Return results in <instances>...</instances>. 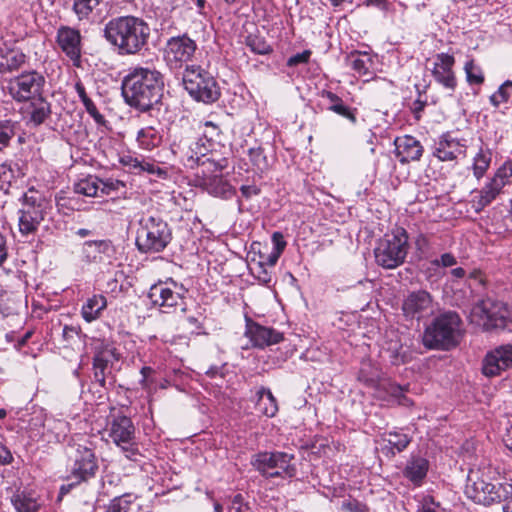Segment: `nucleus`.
Segmentation results:
<instances>
[{"label":"nucleus","instance_id":"obj_9","mask_svg":"<svg viewBox=\"0 0 512 512\" xmlns=\"http://www.w3.org/2000/svg\"><path fill=\"white\" fill-rule=\"evenodd\" d=\"M183 85L193 99L203 103H213L221 94L215 78L198 65L186 66L183 72Z\"/></svg>","mask_w":512,"mask_h":512},{"label":"nucleus","instance_id":"obj_24","mask_svg":"<svg viewBox=\"0 0 512 512\" xmlns=\"http://www.w3.org/2000/svg\"><path fill=\"white\" fill-rule=\"evenodd\" d=\"M245 336L250 340L252 346L258 348L274 345L283 340L281 332L262 326L251 319L246 321Z\"/></svg>","mask_w":512,"mask_h":512},{"label":"nucleus","instance_id":"obj_39","mask_svg":"<svg viewBox=\"0 0 512 512\" xmlns=\"http://www.w3.org/2000/svg\"><path fill=\"white\" fill-rule=\"evenodd\" d=\"M101 179L88 175L74 184V192L87 197L99 196Z\"/></svg>","mask_w":512,"mask_h":512},{"label":"nucleus","instance_id":"obj_4","mask_svg":"<svg viewBox=\"0 0 512 512\" xmlns=\"http://www.w3.org/2000/svg\"><path fill=\"white\" fill-rule=\"evenodd\" d=\"M461 319L454 312L437 316L424 330L422 343L428 349L448 351L459 344Z\"/></svg>","mask_w":512,"mask_h":512},{"label":"nucleus","instance_id":"obj_13","mask_svg":"<svg viewBox=\"0 0 512 512\" xmlns=\"http://www.w3.org/2000/svg\"><path fill=\"white\" fill-rule=\"evenodd\" d=\"M69 431L70 426L66 420L49 415L42 407L34 406V441L58 443Z\"/></svg>","mask_w":512,"mask_h":512},{"label":"nucleus","instance_id":"obj_57","mask_svg":"<svg viewBox=\"0 0 512 512\" xmlns=\"http://www.w3.org/2000/svg\"><path fill=\"white\" fill-rule=\"evenodd\" d=\"M120 187H124V183L120 180L106 179L101 180L99 195H108L111 191H117Z\"/></svg>","mask_w":512,"mask_h":512},{"label":"nucleus","instance_id":"obj_40","mask_svg":"<svg viewBox=\"0 0 512 512\" xmlns=\"http://www.w3.org/2000/svg\"><path fill=\"white\" fill-rule=\"evenodd\" d=\"M489 102L495 109L512 102V80L504 81L498 89L490 95Z\"/></svg>","mask_w":512,"mask_h":512},{"label":"nucleus","instance_id":"obj_15","mask_svg":"<svg viewBox=\"0 0 512 512\" xmlns=\"http://www.w3.org/2000/svg\"><path fill=\"white\" fill-rule=\"evenodd\" d=\"M468 140L459 137L454 131H446L438 136L432 146V155L439 162H458L467 156Z\"/></svg>","mask_w":512,"mask_h":512},{"label":"nucleus","instance_id":"obj_43","mask_svg":"<svg viewBox=\"0 0 512 512\" xmlns=\"http://www.w3.org/2000/svg\"><path fill=\"white\" fill-rule=\"evenodd\" d=\"M25 55L17 51H9L0 60V73L18 69L24 63Z\"/></svg>","mask_w":512,"mask_h":512},{"label":"nucleus","instance_id":"obj_3","mask_svg":"<svg viewBox=\"0 0 512 512\" xmlns=\"http://www.w3.org/2000/svg\"><path fill=\"white\" fill-rule=\"evenodd\" d=\"M171 152L188 168L201 166L205 172H221L229 161L214 149V143L208 139H198L185 135H175L170 144Z\"/></svg>","mask_w":512,"mask_h":512},{"label":"nucleus","instance_id":"obj_41","mask_svg":"<svg viewBox=\"0 0 512 512\" xmlns=\"http://www.w3.org/2000/svg\"><path fill=\"white\" fill-rule=\"evenodd\" d=\"M11 502L18 512H32V491L27 488L16 490Z\"/></svg>","mask_w":512,"mask_h":512},{"label":"nucleus","instance_id":"obj_31","mask_svg":"<svg viewBox=\"0 0 512 512\" xmlns=\"http://www.w3.org/2000/svg\"><path fill=\"white\" fill-rule=\"evenodd\" d=\"M493 152L487 146L481 145L475 155L472 157L469 170L472 172L473 177L480 181L483 179L492 163Z\"/></svg>","mask_w":512,"mask_h":512},{"label":"nucleus","instance_id":"obj_62","mask_svg":"<svg viewBox=\"0 0 512 512\" xmlns=\"http://www.w3.org/2000/svg\"><path fill=\"white\" fill-rule=\"evenodd\" d=\"M426 280L430 283L437 282L442 276L443 272L440 268L432 266V261L429 262L427 268L423 271Z\"/></svg>","mask_w":512,"mask_h":512},{"label":"nucleus","instance_id":"obj_48","mask_svg":"<svg viewBox=\"0 0 512 512\" xmlns=\"http://www.w3.org/2000/svg\"><path fill=\"white\" fill-rule=\"evenodd\" d=\"M15 135V124L10 120L0 121V151L5 149Z\"/></svg>","mask_w":512,"mask_h":512},{"label":"nucleus","instance_id":"obj_26","mask_svg":"<svg viewBox=\"0 0 512 512\" xmlns=\"http://www.w3.org/2000/svg\"><path fill=\"white\" fill-rule=\"evenodd\" d=\"M57 42L61 50L78 66L81 56V35L77 29L62 26L57 32Z\"/></svg>","mask_w":512,"mask_h":512},{"label":"nucleus","instance_id":"obj_61","mask_svg":"<svg viewBox=\"0 0 512 512\" xmlns=\"http://www.w3.org/2000/svg\"><path fill=\"white\" fill-rule=\"evenodd\" d=\"M342 508L349 512H369L367 505L356 499L343 502Z\"/></svg>","mask_w":512,"mask_h":512},{"label":"nucleus","instance_id":"obj_29","mask_svg":"<svg viewBox=\"0 0 512 512\" xmlns=\"http://www.w3.org/2000/svg\"><path fill=\"white\" fill-rule=\"evenodd\" d=\"M429 460L420 455H411L403 469V475L414 486L420 487L429 471Z\"/></svg>","mask_w":512,"mask_h":512},{"label":"nucleus","instance_id":"obj_12","mask_svg":"<svg viewBox=\"0 0 512 512\" xmlns=\"http://www.w3.org/2000/svg\"><path fill=\"white\" fill-rule=\"evenodd\" d=\"M293 455L285 452H259L251 461L252 466L266 478H292L296 467L291 463Z\"/></svg>","mask_w":512,"mask_h":512},{"label":"nucleus","instance_id":"obj_33","mask_svg":"<svg viewBox=\"0 0 512 512\" xmlns=\"http://www.w3.org/2000/svg\"><path fill=\"white\" fill-rule=\"evenodd\" d=\"M256 409L264 416L272 418L278 412L277 400L269 388L259 387L255 393Z\"/></svg>","mask_w":512,"mask_h":512},{"label":"nucleus","instance_id":"obj_42","mask_svg":"<svg viewBox=\"0 0 512 512\" xmlns=\"http://www.w3.org/2000/svg\"><path fill=\"white\" fill-rule=\"evenodd\" d=\"M137 499L131 493H124L114 497L108 504L105 512H128L130 505Z\"/></svg>","mask_w":512,"mask_h":512},{"label":"nucleus","instance_id":"obj_36","mask_svg":"<svg viewBox=\"0 0 512 512\" xmlns=\"http://www.w3.org/2000/svg\"><path fill=\"white\" fill-rule=\"evenodd\" d=\"M107 307L106 297L101 294H95L88 298L82 305L81 313L86 322H92L98 319L101 312Z\"/></svg>","mask_w":512,"mask_h":512},{"label":"nucleus","instance_id":"obj_51","mask_svg":"<svg viewBox=\"0 0 512 512\" xmlns=\"http://www.w3.org/2000/svg\"><path fill=\"white\" fill-rule=\"evenodd\" d=\"M19 218H18V227L19 232L23 236H28L32 233V213L31 211L20 209L19 210Z\"/></svg>","mask_w":512,"mask_h":512},{"label":"nucleus","instance_id":"obj_6","mask_svg":"<svg viewBox=\"0 0 512 512\" xmlns=\"http://www.w3.org/2000/svg\"><path fill=\"white\" fill-rule=\"evenodd\" d=\"M409 236L403 227H396L381 238L374 249L376 263L384 269L402 265L409 249Z\"/></svg>","mask_w":512,"mask_h":512},{"label":"nucleus","instance_id":"obj_45","mask_svg":"<svg viewBox=\"0 0 512 512\" xmlns=\"http://www.w3.org/2000/svg\"><path fill=\"white\" fill-rule=\"evenodd\" d=\"M326 110L349 120L353 124L357 121V109L347 105L343 100L337 105L326 106Z\"/></svg>","mask_w":512,"mask_h":512},{"label":"nucleus","instance_id":"obj_58","mask_svg":"<svg viewBox=\"0 0 512 512\" xmlns=\"http://www.w3.org/2000/svg\"><path fill=\"white\" fill-rule=\"evenodd\" d=\"M419 512H448L445 508H443L440 503L435 502V500L428 496L425 497L422 501L421 508Z\"/></svg>","mask_w":512,"mask_h":512},{"label":"nucleus","instance_id":"obj_49","mask_svg":"<svg viewBox=\"0 0 512 512\" xmlns=\"http://www.w3.org/2000/svg\"><path fill=\"white\" fill-rule=\"evenodd\" d=\"M14 171L10 164H0V190L7 192L14 180Z\"/></svg>","mask_w":512,"mask_h":512},{"label":"nucleus","instance_id":"obj_47","mask_svg":"<svg viewBox=\"0 0 512 512\" xmlns=\"http://www.w3.org/2000/svg\"><path fill=\"white\" fill-rule=\"evenodd\" d=\"M147 173L149 175L155 176L158 179H167L168 171L165 168L160 167L155 160L151 158L143 159L141 166V174Z\"/></svg>","mask_w":512,"mask_h":512},{"label":"nucleus","instance_id":"obj_10","mask_svg":"<svg viewBox=\"0 0 512 512\" xmlns=\"http://www.w3.org/2000/svg\"><path fill=\"white\" fill-rule=\"evenodd\" d=\"M185 293L184 286L170 278L151 285L147 297L151 307L170 314L177 310L186 312Z\"/></svg>","mask_w":512,"mask_h":512},{"label":"nucleus","instance_id":"obj_22","mask_svg":"<svg viewBox=\"0 0 512 512\" xmlns=\"http://www.w3.org/2000/svg\"><path fill=\"white\" fill-rule=\"evenodd\" d=\"M512 368V344L496 347L489 351L483 359L482 373L486 377H496Z\"/></svg>","mask_w":512,"mask_h":512},{"label":"nucleus","instance_id":"obj_19","mask_svg":"<svg viewBox=\"0 0 512 512\" xmlns=\"http://www.w3.org/2000/svg\"><path fill=\"white\" fill-rule=\"evenodd\" d=\"M116 248L110 239L88 240L82 244L81 259L86 264H111Z\"/></svg>","mask_w":512,"mask_h":512},{"label":"nucleus","instance_id":"obj_37","mask_svg":"<svg viewBox=\"0 0 512 512\" xmlns=\"http://www.w3.org/2000/svg\"><path fill=\"white\" fill-rule=\"evenodd\" d=\"M246 154L250 163L247 170L251 169L257 174H262L270 169L271 163L265 154L264 148L261 146L257 145L248 148Z\"/></svg>","mask_w":512,"mask_h":512},{"label":"nucleus","instance_id":"obj_30","mask_svg":"<svg viewBox=\"0 0 512 512\" xmlns=\"http://www.w3.org/2000/svg\"><path fill=\"white\" fill-rule=\"evenodd\" d=\"M45 84L44 76L34 71V87L39 91L37 95L34 93V125L43 123L51 113L50 103L42 95Z\"/></svg>","mask_w":512,"mask_h":512},{"label":"nucleus","instance_id":"obj_16","mask_svg":"<svg viewBox=\"0 0 512 512\" xmlns=\"http://www.w3.org/2000/svg\"><path fill=\"white\" fill-rule=\"evenodd\" d=\"M108 435L122 449L126 458L133 461L137 460L139 450L135 443V427L129 417H115L109 424Z\"/></svg>","mask_w":512,"mask_h":512},{"label":"nucleus","instance_id":"obj_32","mask_svg":"<svg viewBox=\"0 0 512 512\" xmlns=\"http://www.w3.org/2000/svg\"><path fill=\"white\" fill-rule=\"evenodd\" d=\"M163 141V130L155 126L141 128L136 135V142L140 149L152 151L158 148Z\"/></svg>","mask_w":512,"mask_h":512},{"label":"nucleus","instance_id":"obj_52","mask_svg":"<svg viewBox=\"0 0 512 512\" xmlns=\"http://www.w3.org/2000/svg\"><path fill=\"white\" fill-rule=\"evenodd\" d=\"M86 112L93 118L96 124L103 125L106 120L105 117L98 111L95 103L90 97L81 100Z\"/></svg>","mask_w":512,"mask_h":512},{"label":"nucleus","instance_id":"obj_21","mask_svg":"<svg viewBox=\"0 0 512 512\" xmlns=\"http://www.w3.org/2000/svg\"><path fill=\"white\" fill-rule=\"evenodd\" d=\"M512 368V344L496 347L489 351L483 359L482 373L486 377H496Z\"/></svg>","mask_w":512,"mask_h":512},{"label":"nucleus","instance_id":"obj_46","mask_svg":"<svg viewBox=\"0 0 512 512\" xmlns=\"http://www.w3.org/2000/svg\"><path fill=\"white\" fill-rule=\"evenodd\" d=\"M102 0H74L73 10L80 20L87 18Z\"/></svg>","mask_w":512,"mask_h":512},{"label":"nucleus","instance_id":"obj_14","mask_svg":"<svg viewBox=\"0 0 512 512\" xmlns=\"http://www.w3.org/2000/svg\"><path fill=\"white\" fill-rule=\"evenodd\" d=\"M197 43L187 33L167 39L163 48V59L171 70H180L189 66L196 51Z\"/></svg>","mask_w":512,"mask_h":512},{"label":"nucleus","instance_id":"obj_18","mask_svg":"<svg viewBox=\"0 0 512 512\" xmlns=\"http://www.w3.org/2000/svg\"><path fill=\"white\" fill-rule=\"evenodd\" d=\"M402 312L407 319L421 320L433 313V297L424 289L408 292L402 302Z\"/></svg>","mask_w":512,"mask_h":512},{"label":"nucleus","instance_id":"obj_25","mask_svg":"<svg viewBox=\"0 0 512 512\" xmlns=\"http://www.w3.org/2000/svg\"><path fill=\"white\" fill-rule=\"evenodd\" d=\"M222 172L202 171L200 186L212 196L230 199L236 195L235 188L223 177Z\"/></svg>","mask_w":512,"mask_h":512},{"label":"nucleus","instance_id":"obj_8","mask_svg":"<svg viewBox=\"0 0 512 512\" xmlns=\"http://www.w3.org/2000/svg\"><path fill=\"white\" fill-rule=\"evenodd\" d=\"M470 317L473 323L487 331L511 330L512 309L502 301L483 299L473 306Z\"/></svg>","mask_w":512,"mask_h":512},{"label":"nucleus","instance_id":"obj_1","mask_svg":"<svg viewBox=\"0 0 512 512\" xmlns=\"http://www.w3.org/2000/svg\"><path fill=\"white\" fill-rule=\"evenodd\" d=\"M151 30L141 17L117 16L105 23L104 39L120 56L141 55L148 49Z\"/></svg>","mask_w":512,"mask_h":512},{"label":"nucleus","instance_id":"obj_11","mask_svg":"<svg viewBox=\"0 0 512 512\" xmlns=\"http://www.w3.org/2000/svg\"><path fill=\"white\" fill-rule=\"evenodd\" d=\"M512 493V484L487 482L479 471H470L465 494L475 503L489 506L506 500Z\"/></svg>","mask_w":512,"mask_h":512},{"label":"nucleus","instance_id":"obj_63","mask_svg":"<svg viewBox=\"0 0 512 512\" xmlns=\"http://www.w3.org/2000/svg\"><path fill=\"white\" fill-rule=\"evenodd\" d=\"M320 97L324 101V108L326 109V106H333L340 103L343 99L340 98L337 94L330 90H322L319 93Z\"/></svg>","mask_w":512,"mask_h":512},{"label":"nucleus","instance_id":"obj_28","mask_svg":"<svg viewBox=\"0 0 512 512\" xmlns=\"http://www.w3.org/2000/svg\"><path fill=\"white\" fill-rule=\"evenodd\" d=\"M383 441L385 445L382 450L385 455L394 457L409 446L412 441V435L408 433L407 429L394 428L383 435Z\"/></svg>","mask_w":512,"mask_h":512},{"label":"nucleus","instance_id":"obj_7","mask_svg":"<svg viewBox=\"0 0 512 512\" xmlns=\"http://www.w3.org/2000/svg\"><path fill=\"white\" fill-rule=\"evenodd\" d=\"M171 239V230L160 217L143 216L139 220L135 244L140 252H161L167 247Z\"/></svg>","mask_w":512,"mask_h":512},{"label":"nucleus","instance_id":"obj_35","mask_svg":"<svg viewBox=\"0 0 512 512\" xmlns=\"http://www.w3.org/2000/svg\"><path fill=\"white\" fill-rule=\"evenodd\" d=\"M9 92L17 101H28L32 97V75L22 74L9 82Z\"/></svg>","mask_w":512,"mask_h":512},{"label":"nucleus","instance_id":"obj_5","mask_svg":"<svg viewBox=\"0 0 512 512\" xmlns=\"http://www.w3.org/2000/svg\"><path fill=\"white\" fill-rule=\"evenodd\" d=\"M511 185L512 159H507L494 170L480 189H473L470 192L469 203L471 208L476 213H480L504 193L505 187Z\"/></svg>","mask_w":512,"mask_h":512},{"label":"nucleus","instance_id":"obj_50","mask_svg":"<svg viewBox=\"0 0 512 512\" xmlns=\"http://www.w3.org/2000/svg\"><path fill=\"white\" fill-rule=\"evenodd\" d=\"M185 321L192 328V331L196 334H206L203 330V324L205 321V316L200 311H195L193 313L187 314L185 316Z\"/></svg>","mask_w":512,"mask_h":512},{"label":"nucleus","instance_id":"obj_2","mask_svg":"<svg viewBox=\"0 0 512 512\" xmlns=\"http://www.w3.org/2000/svg\"><path fill=\"white\" fill-rule=\"evenodd\" d=\"M163 88V74L152 67H132L122 80L125 103L140 112H148L160 102Z\"/></svg>","mask_w":512,"mask_h":512},{"label":"nucleus","instance_id":"obj_53","mask_svg":"<svg viewBox=\"0 0 512 512\" xmlns=\"http://www.w3.org/2000/svg\"><path fill=\"white\" fill-rule=\"evenodd\" d=\"M418 88V85L415 86ZM419 90V89H417ZM427 106V97L420 91H418V97L410 105V110L416 120H420L422 113Z\"/></svg>","mask_w":512,"mask_h":512},{"label":"nucleus","instance_id":"obj_27","mask_svg":"<svg viewBox=\"0 0 512 512\" xmlns=\"http://www.w3.org/2000/svg\"><path fill=\"white\" fill-rule=\"evenodd\" d=\"M394 145L395 154L401 163L420 160L424 151L420 141L411 135L397 137Z\"/></svg>","mask_w":512,"mask_h":512},{"label":"nucleus","instance_id":"obj_34","mask_svg":"<svg viewBox=\"0 0 512 512\" xmlns=\"http://www.w3.org/2000/svg\"><path fill=\"white\" fill-rule=\"evenodd\" d=\"M347 62L359 76H371L373 74L374 62L367 52L353 51L347 56Z\"/></svg>","mask_w":512,"mask_h":512},{"label":"nucleus","instance_id":"obj_60","mask_svg":"<svg viewBox=\"0 0 512 512\" xmlns=\"http://www.w3.org/2000/svg\"><path fill=\"white\" fill-rule=\"evenodd\" d=\"M204 127H205V130L203 131V137H200L199 139H208L214 143V147L217 145V143L214 141V136H219L220 134V129L219 127L214 124L213 122L211 121H206L204 123Z\"/></svg>","mask_w":512,"mask_h":512},{"label":"nucleus","instance_id":"obj_64","mask_svg":"<svg viewBox=\"0 0 512 512\" xmlns=\"http://www.w3.org/2000/svg\"><path fill=\"white\" fill-rule=\"evenodd\" d=\"M240 192L244 198L250 199L252 196L259 195L261 190L256 185H242Z\"/></svg>","mask_w":512,"mask_h":512},{"label":"nucleus","instance_id":"obj_54","mask_svg":"<svg viewBox=\"0 0 512 512\" xmlns=\"http://www.w3.org/2000/svg\"><path fill=\"white\" fill-rule=\"evenodd\" d=\"M248 46L253 52L260 55H265L272 51L271 46L265 40L260 38H249Z\"/></svg>","mask_w":512,"mask_h":512},{"label":"nucleus","instance_id":"obj_20","mask_svg":"<svg viewBox=\"0 0 512 512\" xmlns=\"http://www.w3.org/2000/svg\"><path fill=\"white\" fill-rule=\"evenodd\" d=\"M455 58L449 53H438L434 57L431 75L444 89L454 92L457 79L454 72Z\"/></svg>","mask_w":512,"mask_h":512},{"label":"nucleus","instance_id":"obj_59","mask_svg":"<svg viewBox=\"0 0 512 512\" xmlns=\"http://www.w3.org/2000/svg\"><path fill=\"white\" fill-rule=\"evenodd\" d=\"M457 264V259L452 253H444L440 256L439 259L432 260V266L436 268L442 267H452Z\"/></svg>","mask_w":512,"mask_h":512},{"label":"nucleus","instance_id":"obj_44","mask_svg":"<svg viewBox=\"0 0 512 512\" xmlns=\"http://www.w3.org/2000/svg\"><path fill=\"white\" fill-rule=\"evenodd\" d=\"M143 159L144 157L141 155L127 153L120 157L119 162L127 169L128 172L140 175Z\"/></svg>","mask_w":512,"mask_h":512},{"label":"nucleus","instance_id":"obj_23","mask_svg":"<svg viewBox=\"0 0 512 512\" xmlns=\"http://www.w3.org/2000/svg\"><path fill=\"white\" fill-rule=\"evenodd\" d=\"M119 356L115 347L105 342H99L95 346L93 356V370L95 381L103 388L106 385V369L109 364L118 361Z\"/></svg>","mask_w":512,"mask_h":512},{"label":"nucleus","instance_id":"obj_17","mask_svg":"<svg viewBox=\"0 0 512 512\" xmlns=\"http://www.w3.org/2000/svg\"><path fill=\"white\" fill-rule=\"evenodd\" d=\"M98 468L93 449L77 445L68 480H76V483L88 482L96 476Z\"/></svg>","mask_w":512,"mask_h":512},{"label":"nucleus","instance_id":"obj_55","mask_svg":"<svg viewBox=\"0 0 512 512\" xmlns=\"http://www.w3.org/2000/svg\"><path fill=\"white\" fill-rule=\"evenodd\" d=\"M231 509L235 512H254L249 502L246 501L245 497L240 493L233 496Z\"/></svg>","mask_w":512,"mask_h":512},{"label":"nucleus","instance_id":"obj_56","mask_svg":"<svg viewBox=\"0 0 512 512\" xmlns=\"http://www.w3.org/2000/svg\"><path fill=\"white\" fill-rule=\"evenodd\" d=\"M312 51L309 49H306L302 51L301 53H297L287 59L286 65L288 67H295L300 64H307L311 58Z\"/></svg>","mask_w":512,"mask_h":512},{"label":"nucleus","instance_id":"obj_38","mask_svg":"<svg viewBox=\"0 0 512 512\" xmlns=\"http://www.w3.org/2000/svg\"><path fill=\"white\" fill-rule=\"evenodd\" d=\"M466 82L471 87L480 88L485 82V73L483 68L476 63L472 57L467 58L463 67Z\"/></svg>","mask_w":512,"mask_h":512}]
</instances>
